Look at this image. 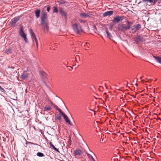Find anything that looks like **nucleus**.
Returning <instances> with one entry per match:
<instances>
[{
    "label": "nucleus",
    "mask_w": 161,
    "mask_h": 161,
    "mask_svg": "<svg viewBox=\"0 0 161 161\" xmlns=\"http://www.w3.org/2000/svg\"><path fill=\"white\" fill-rule=\"evenodd\" d=\"M75 60L76 62H78L80 60V58L78 55H77L75 56Z\"/></svg>",
    "instance_id": "a878e982"
},
{
    "label": "nucleus",
    "mask_w": 161,
    "mask_h": 161,
    "mask_svg": "<svg viewBox=\"0 0 161 161\" xmlns=\"http://www.w3.org/2000/svg\"><path fill=\"white\" fill-rule=\"evenodd\" d=\"M157 80V79H156L155 80V81H156Z\"/></svg>",
    "instance_id": "864d4df0"
},
{
    "label": "nucleus",
    "mask_w": 161,
    "mask_h": 161,
    "mask_svg": "<svg viewBox=\"0 0 161 161\" xmlns=\"http://www.w3.org/2000/svg\"><path fill=\"white\" fill-rule=\"evenodd\" d=\"M142 77H141L140 78V79H141L142 78Z\"/></svg>",
    "instance_id": "09e8293b"
},
{
    "label": "nucleus",
    "mask_w": 161,
    "mask_h": 161,
    "mask_svg": "<svg viewBox=\"0 0 161 161\" xmlns=\"http://www.w3.org/2000/svg\"><path fill=\"white\" fill-rule=\"evenodd\" d=\"M40 12L41 11L39 9H37L34 12L37 18H38L40 17Z\"/></svg>",
    "instance_id": "4468645a"
},
{
    "label": "nucleus",
    "mask_w": 161,
    "mask_h": 161,
    "mask_svg": "<svg viewBox=\"0 0 161 161\" xmlns=\"http://www.w3.org/2000/svg\"><path fill=\"white\" fill-rule=\"evenodd\" d=\"M90 14H89L88 13H87L86 14V15L87 16V17H89Z\"/></svg>",
    "instance_id": "e433bc0d"
},
{
    "label": "nucleus",
    "mask_w": 161,
    "mask_h": 161,
    "mask_svg": "<svg viewBox=\"0 0 161 161\" xmlns=\"http://www.w3.org/2000/svg\"><path fill=\"white\" fill-rule=\"evenodd\" d=\"M75 155H80L81 154V152L79 149H77L74 151Z\"/></svg>",
    "instance_id": "6ab92c4d"
},
{
    "label": "nucleus",
    "mask_w": 161,
    "mask_h": 161,
    "mask_svg": "<svg viewBox=\"0 0 161 161\" xmlns=\"http://www.w3.org/2000/svg\"><path fill=\"white\" fill-rule=\"evenodd\" d=\"M87 156L89 158H92V160L93 161H96L94 159V158L91 155H90V154H89V153H87Z\"/></svg>",
    "instance_id": "b1692460"
},
{
    "label": "nucleus",
    "mask_w": 161,
    "mask_h": 161,
    "mask_svg": "<svg viewBox=\"0 0 161 161\" xmlns=\"http://www.w3.org/2000/svg\"><path fill=\"white\" fill-rule=\"evenodd\" d=\"M135 82V80H134L133 81V82Z\"/></svg>",
    "instance_id": "3c124183"
},
{
    "label": "nucleus",
    "mask_w": 161,
    "mask_h": 161,
    "mask_svg": "<svg viewBox=\"0 0 161 161\" xmlns=\"http://www.w3.org/2000/svg\"><path fill=\"white\" fill-rule=\"evenodd\" d=\"M82 46H84L85 48V49L87 50L89 47L90 45L89 43L86 42L85 43H84V44H82Z\"/></svg>",
    "instance_id": "f3484780"
},
{
    "label": "nucleus",
    "mask_w": 161,
    "mask_h": 161,
    "mask_svg": "<svg viewBox=\"0 0 161 161\" xmlns=\"http://www.w3.org/2000/svg\"><path fill=\"white\" fill-rule=\"evenodd\" d=\"M22 16V15H21L17 17H15L13 19H12L10 21V24L11 25L14 27L15 26V24L20 19L21 17Z\"/></svg>",
    "instance_id": "39448f33"
},
{
    "label": "nucleus",
    "mask_w": 161,
    "mask_h": 161,
    "mask_svg": "<svg viewBox=\"0 0 161 161\" xmlns=\"http://www.w3.org/2000/svg\"><path fill=\"white\" fill-rule=\"evenodd\" d=\"M135 85L136 86H137V83H136V84H135Z\"/></svg>",
    "instance_id": "49530a36"
},
{
    "label": "nucleus",
    "mask_w": 161,
    "mask_h": 161,
    "mask_svg": "<svg viewBox=\"0 0 161 161\" xmlns=\"http://www.w3.org/2000/svg\"><path fill=\"white\" fill-rule=\"evenodd\" d=\"M43 82L44 84L49 89H50V87L47 85L46 83L44 81H43Z\"/></svg>",
    "instance_id": "7c9ffc66"
},
{
    "label": "nucleus",
    "mask_w": 161,
    "mask_h": 161,
    "mask_svg": "<svg viewBox=\"0 0 161 161\" xmlns=\"http://www.w3.org/2000/svg\"><path fill=\"white\" fill-rule=\"evenodd\" d=\"M29 142H28L26 141V144L27 145H28V144H29Z\"/></svg>",
    "instance_id": "a19ab883"
},
{
    "label": "nucleus",
    "mask_w": 161,
    "mask_h": 161,
    "mask_svg": "<svg viewBox=\"0 0 161 161\" xmlns=\"http://www.w3.org/2000/svg\"><path fill=\"white\" fill-rule=\"evenodd\" d=\"M114 13L113 11H109L104 13L103 14V16H110L113 14Z\"/></svg>",
    "instance_id": "ddd939ff"
},
{
    "label": "nucleus",
    "mask_w": 161,
    "mask_h": 161,
    "mask_svg": "<svg viewBox=\"0 0 161 161\" xmlns=\"http://www.w3.org/2000/svg\"><path fill=\"white\" fill-rule=\"evenodd\" d=\"M106 30L105 32L107 35V37H108L110 39H111L113 38L111 34L108 31L107 28H106Z\"/></svg>",
    "instance_id": "a211bd4d"
},
{
    "label": "nucleus",
    "mask_w": 161,
    "mask_h": 161,
    "mask_svg": "<svg viewBox=\"0 0 161 161\" xmlns=\"http://www.w3.org/2000/svg\"><path fill=\"white\" fill-rule=\"evenodd\" d=\"M145 80H142V83H143L145 82Z\"/></svg>",
    "instance_id": "37998d69"
},
{
    "label": "nucleus",
    "mask_w": 161,
    "mask_h": 161,
    "mask_svg": "<svg viewBox=\"0 0 161 161\" xmlns=\"http://www.w3.org/2000/svg\"><path fill=\"white\" fill-rule=\"evenodd\" d=\"M53 13H57L58 12V8L56 7H53Z\"/></svg>",
    "instance_id": "bb28decb"
},
{
    "label": "nucleus",
    "mask_w": 161,
    "mask_h": 161,
    "mask_svg": "<svg viewBox=\"0 0 161 161\" xmlns=\"http://www.w3.org/2000/svg\"><path fill=\"white\" fill-rule=\"evenodd\" d=\"M67 67H70V68H71V69H73V67H72L70 66H67Z\"/></svg>",
    "instance_id": "ea45409f"
},
{
    "label": "nucleus",
    "mask_w": 161,
    "mask_h": 161,
    "mask_svg": "<svg viewBox=\"0 0 161 161\" xmlns=\"http://www.w3.org/2000/svg\"><path fill=\"white\" fill-rule=\"evenodd\" d=\"M132 30L134 32H136L141 28V25L140 24L134 25L132 27Z\"/></svg>",
    "instance_id": "1a4fd4ad"
},
{
    "label": "nucleus",
    "mask_w": 161,
    "mask_h": 161,
    "mask_svg": "<svg viewBox=\"0 0 161 161\" xmlns=\"http://www.w3.org/2000/svg\"><path fill=\"white\" fill-rule=\"evenodd\" d=\"M130 96H131V97H134L135 98V97L134 96V95H130Z\"/></svg>",
    "instance_id": "79ce46f5"
},
{
    "label": "nucleus",
    "mask_w": 161,
    "mask_h": 161,
    "mask_svg": "<svg viewBox=\"0 0 161 161\" xmlns=\"http://www.w3.org/2000/svg\"><path fill=\"white\" fill-rule=\"evenodd\" d=\"M50 146L52 147L56 151L59 152V151L58 149L56 148L54 145L52 144L51 142H50Z\"/></svg>",
    "instance_id": "aec40b11"
},
{
    "label": "nucleus",
    "mask_w": 161,
    "mask_h": 161,
    "mask_svg": "<svg viewBox=\"0 0 161 161\" xmlns=\"http://www.w3.org/2000/svg\"><path fill=\"white\" fill-rule=\"evenodd\" d=\"M124 18L123 16H116L113 20V22L115 24L118 23L120 21H122Z\"/></svg>",
    "instance_id": "423d86ee"
},
{
    "label": "nucleus",
    "mask_w": 161,
    "mask_h": 161,
    "mask_svg": "<svg viewBox=\"0 0 161 161\" xmlns=\"http://www.w3.org/2000/svg\"><path fill=\"white\" fill-rule=\"evenodd\" d=\"M72 28L74 32L77 34H80L83 32L81 26L76 23L73 25Z\"/></svg>",
    "instance_id": "7ed1b4c3"
},
{
    "label": "nucleus",
    "mask_w": 161,
    "mask_h": 161,
    "mask_svg": "<svg viewBox=\"0 0 161 161\" xmlns=\"http://www.w3.org/2000/svg\"><path fill=\"white\" fill-rule=\"evenodd\" d=\"M53 107H54L55 108H56V109H58V107L57 105H55V104H54V105H53Z\"/></svg>",
    "instance_id": "72a5a7b5"
},
{
    "label": "nucleus",
    "mask_w": 161,
    "mask_h": 161,
    "mask_svg": "<svg viewBox=\"0 0 161 161\" xmlns=\"http://www.w3.org/2000/svg\"><path fill=\"white\" fill-rule=\"evenodd\" d=\"M47 13L43 12L41 15V25L43 26V31L46 33L49 30V22L47 19Z\"/></svg>",
    "instance_id": "f257e3e1"
},
{
    "label": "nucleus",
    "mask_w": 161,
    "mask_h": 161,
    "mask_svg": "<svg viewBox=\"0 0 161 161\" xmlns=\"http://www.w3.org/2000/svg\"><path fill=\"white\" fill-rule=\"evenodd\" d=\"M29 144H33V145H37V144L36 143H32V142H29Z\"/></svg>",
    "instance_id": "f704fd0d"
},
{
    "label": "nucleus",
    "mask_w": 161,
    "mask_h": 161,
    "mask_svg": "<svg viewBox=\"0 0 161 161\" xmlns=\"http://www.w3.org/2000/svg\"><path fill=\"white\" fill-rule=\"evenodd\" d=\"M105 87H106V88L107 89V87H106V84H105Z\"/></svg>",
    "instance_id": "a18cd8bd"
},
{
    "label": "nucleus",
    "mask_w": 161,
    "mask_h": 161,
    "mask_svg": "<svg viewBox=\"0 0 161 161\" xmlns=\"http://www.w3.org/2000/svg\"><path fill=\"white\" fill-rule=\"evenodd\" d=\"M46 8H47V10L48 12H49L50 9V6L48 5L45 6L43 8V10H44Z\"/></svg>",
    "instance_id": "412c9836"
},
{
    "label": "nucleus",
    "mask_w": 161,
    "mask_h": 161,
    "mask_svg": "<svg viewBox=\"0 0 161 161\" xmlns=\"http://www.w3.org/2000/svg\"><path fill=\"white\" fill-rule=\"evenodd\" d=\"M57 119L58 120H60L61 119V117L59 114H57Z\"/></svg>",
    "instance_id": "cd10ccee"
},
{
    "label": "nucleus",
    "mask_w": 161,
    "mask_h": 161,
    "mask_svg": "<svg viewBox=\"0 0 161 161\" xmlns=\"http://www.w3.org/2000/svg\"><path fill=\"white\" fill-rule=\"evenodd\" d=\"M50 101L52 105L53 106L54 104L51 101Z\"/></svg>",
    "instance_id": "58836bf2"
},
{
    "label": "nucleus",
    "mask_w": 161,
    "mask_h": 161,
    "mask_svg": "<svg viewBox=\"0 0 161 161\" xmlns=\"http://www.w3.org/2000/svg\"><path fill=\"white\" fill-rule=\"evenodd\" d=\"M143 2H149L152 3L153 2L154 0H142Z\"/></svg>",
    "instance_id": "4be33fe9"
},
{
    "label": "nucleus",
    "mask_w": 161,
    "mask_h": 161,
    "mask_svg": "<svg viewBox=\"0 0 161 161\" xmlns=\"http://www.w3.org/2000/svg\"><path fill=\"white\" fill-rule=\"evenodd\" d=\"M44 111H49L52 110V108L49 105H46L44 108Z\"/></svg>",
    "instance_id": "2eb2a0df"
},
{
    "label": "nucleus",
    "mask_w": 161,
    "mask_h": 161,
    "mask_svg": "<svg viewBox=\"0 0 161 161\" xmlns=\"http://www.w3.org/2000/svg\"><path fill=\"white\" fill-rule=\"evenodd\" d=\"M35 42H36V45L37 47H38V41H37V40H35Z\"/></svg>",
    "instance_id": "c9c22d12"
},
{
    "label": "nucleus",
    "mask_w": 161,
    "mask_h": 161,
    "mask_svg": "<svg viewBox=\"0 0 161 161\" xmlns=\"http://www.w3.org/2000/svg\"><path fill=\"white\" fill-rule=\"evenodd\" d=\"M80 16L82 18H86L87 17V16L86 15V14H85L83 13H82L80 14Z\"/></svg>",
    "instance_id": "393cba45"
},
{
    "label": "nucleus",
    "mask_w": 161,
    "mask_h": 161,
    "mask_svg": "<svg viewBox=\"0 0 161 161\" xmlns=\"http://www.w3.org/2000/svg\"><path fill=\"white\" fill-rule=\"evenodd\" d=\"M30 32L31 36V37L32 39V40L34 41L37 40V38L35 34L33 32V30L32 29L30 30Z\"/></svg>",
    "instance_id": "f8f14e48"
},
{
    "label": "nucleus",
    "mask_w": 161,
    "mask_h": 161,
    "mask_svg": "<svg viewBox=\"0 0 161 161\" xmlns=\"http://www.w3.org/2000/svg\"><path fill=\"white\" fill-rule=\"evenodd\" d=\"M153 57L156 60V62L161 64V58L158 56H153Z\"/></svg>",
    "instance_id": "dca6fc26"
},
{
    "label": "nucleus",
    "mask_w": 161,
    "mask_h": 161,
    "mask_svg": "<svg viewBox=\"0 0 161 161\" xmlns=\"http://www.w3.org/2000/svg\"><path fill=\"white\" fill-rule=\"evenodd\" d=\"M126 22L127 24V25L124 24H119L117 27L118 30L121 32H125L127 30L130 29L131 26L133 24V22L129 21H127Z\"/></svg>",
    "instance_id": "f03ea898"
},
{
    "label": "nucleus",
    "mask_w": 161,
    "mask_h": 161,
    "mask_svg": "<svg viewBox=\"0 0 161 161\" xmlns=\"http://www.w3.org/2000/svg\"><path fill=\"white\" fill-rule=\"evenodd\" d=\"M28 78V73L27 71H24L22 74L21 76V79L25 80Z\"/></svg>",
    "instance_id": "6e6552de"
},
{
    "label": "nucleus",
    "mask_w": 161,
    "mask_h": 161,
    "mask_svg": "<svg viewBox=\"0 0 161 161\" xmlns=\"http://www.w3.org/2000/svg\"><path fill=\"white\" fill-rule=\"evenodd\" d=\"M113 28L112 25H110L109 27V29L110 30H111Z\"/></svg>",
    "instance_id": "4c0bfd02"
},
{
    "label": "nucleus",
    "mask_w": 161,
    "mask_h": 161,
    "mask_svg": "<svg viewBox=\"0 0 161 161\" xmlns=\"http://www.w3.org/2000/svg\"><path fill=\"white\" fill-rule=\"evenodd\" d=\"M62 115L63 116L65 122L69 124V125H72V124H71L68 117L64 113L62 114Z\"/></svg>",
    "instance_id": "9d476101"
},
{
    "label": "nucleus",
    "mask_w": 161,
    "mask_h": 161,
    "mask_svg": "<svg viewBox=\"0 0 161 161\" xmlns=\"http://www.w3.org/2000/svg\"><path fill=\"white\" fill-rule=\"evenodd\" d=\"M58 3L59 4L64 3L65 2L63 0H60L58 1Z\"/></svg>",
    "instance_id": "c756f323"
},
{
    "label": "nucleus",
    "mask_w": 161,
    "mask_h": 161,
    "mask_svg": "<svg viewBox=\"0 0 161 161\" xmlns=\"http://www.w3.org/2000/svg\"><path fill=\"white\" fill-rule=\"evenodd\" d=\"M0 90H1V91L2 92H5V91L4 89V88H2L0 86Z\"/></svg>",
    "instance_id": "2f4dec72"
},
{
    "label": "nucleus",
    "mask_w": 161,
    "mask_h": 161,
    "mask_svg": "<svg viewBox=\"0 0 161 161\" xmlns=\"http://www.w3.org/2000/svg\"><path fill=\"white\" fill-rule=\"evenodd\" d=\"M57 109L60 112V113L62 115V114L63 113H64L62 111V110H61V109L60 108H58V109Z\"/></svg>",
    "instance_id": "473e14b6"
},
{
    "label": "nucleus",
    "mask_w": 161,
    "mask_h": 161,
    "mask_svg": "<svg viewBox=\"0 0 161 161\" xmlns=\"http://www.w3.org/2000/svg\"><path fill=\"white\" fill-rule=\"evenodd\" d=\"M41 74L44 77H46V76L47 75L46 73L44 71H42Z\"/></svg>",
    "instance_id": "c85d7f7f"
},
{
    "label": "nucleus",
    "mask_w": 161,
    "mask_h": 161,
    "mask_svg": "<svg viewBox=\"0 0 161 161\" xmlns=\"http://www.w3.org/2000/svg\"><path fill=\"white\" fill-rule=\"evenodd\" d=\"M158 119L161 120V119H160V118H158Z\"/></svg>",
    "instance_id": "de8ad7c7"
},
{
    "label": "nucleus",
    "mask_w": 161,
    "mask_h": 161,
    "mask_svg": "<svg viewBox=\"0 0 161 161\" xmlns=\"http://www.w3.org/2000/svg\"><path fill=\"white\" fill-rule=\"evenodd\" d=\"M37 155L38 157H42L44 156V155L41 152H38L36 154Z\"/></svg>",
    "instance_id": "5701e85b"
},
{
    "label": "nucleus",
    "mask_w": 161,
    "mask_h": 161,
    "mask_svg": "<svg viewBox=\"0 0 161 161\" xmlns=\"http://www.w3.org/2000/svg\"><path fill=\"white\" fill-rule=\"evenodd\" d=\"M59 14L62 16H64L65 18L66 17V14L63 10V8L62 7L59 8Z\"/></svg>",
    "instance_id": "9b49d317"
},
{
    "label": "nucleus",
    "mask_w": 161,
    "mask_h": 161,
    "mask_svg": "<svg viewBox=\"0 0 161 161\" xmlns=\"http://www.w3.org/2000/svg\"><path fill=\"white\" fill-rule=\"evenodd\" d=\"M20 31H19V34L20 36L23 38L26 43L28 42V40L26 38V35L24 31L23 27L22 26L20 25Z\"/></svg>",
    "instance_id": "20e7f679"
},
{
    "label": "nucleus",
    "mask_w": 161,
    "mask_h": 161,
    "mask_svg": "<svg viewBox=\"0 0 161 161\" xmlns=\"http://www.w3.org/2000/svg\"><path fill=\"white\" fill-rule=\"evenodd\" d=\"M142 37L140 36H137L133 38L135 42L137 44L139 43L142 40Z\"/></svg>",
    "instance_id": "0eeeda50"
},
{
    "label": "nucleus",
    "mask_w": 161,
    "mask_h": 161,
    "mask_svg": "<svg viewBox=\"0 0 161 161\" xmlns=\"http://www.w3.org/2000/svg\"><path fill=\"white\" fill-rule=\"evenodd\" d=\"M89 110H91V111H94V112H95V111H94L93 110H92V109H89Z\"/></svg>",
    "instance_id": "c03bdc74"
},
{
    "label": "nucleus",
    "mask_w": 161,
    "mask_h": 161,
    "mask_svg": "<svg viewBox=\"0 0 161 161\" xmlns=\"http://www.w3.org/2000/svg\"><path fill=\"white\" fill-rule=\"evenodd\" d=\"M120 99H121V98H122V97H120Z\"/></svg>",
    "instance_id": "603ef678"
},
{
    "label": "nucleus",
    "mask_w": 161,
    "mask_h": 161,
    "mask_svg": "<svg viewBox=\"0 0 161 161\" xmlns=\"http://www.w3.org/2000/svg\"><path fill=\"white\" fill-rule=\"evenodd\" d=\"M103 140H102V142H103Z\"/></svg>",
    "instance_id": "8fccbe9b"
}]
</instances>
